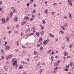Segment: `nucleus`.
I'll list each match as a JSON object with an SVG mask.
<instances>
[{
    "instance_id": "23",
    "label": "nucleus",
    "mask_w": 74,
    "mask_h": 74,
    "mask_svg": "<svg viewBox=\"0 0 74 74\" xmlns=\"http://www.w3.org/2000/svg\"><path fill=\"white\" fill-rule=\"evenodd\" d=\"M18 18H16L15 19V21L16 22H17V21H18Z\"/></svg>"
},
{
    "instance_id": "58",
    "label": "nucleus",
    "mask_w": 74,
    "mask_h": 74,
    "mask_svg": "<svg viewBox=\"0 0 74 74\" xmlns=\"http://www.w3.org/2000/svg\"><path fill=\"white\" fill-rule=\"evenodd\" d=\"M24 23H26V21H25L24 22Z\"/></svg>"
},
{
    "instance_id": "34",
    "label": "nucleus",
    "mask_w": 74,
    "mask_h": 74,
    "mask_svg": "<svg viewBox=\"0 0 74 74\" xmlns=\"http://www.w3.org/2000/svg\"><path fill=\"white\" fill-rule=\"evenodd\" d=\"M41 29H44V27L42 26H41Z\"/></svg>"
},
{
    "instance_id": "63",
    "label": "nucleus",
    "mask_w": 74,
    "mask_h": 74,
    "mask_svg": "<svg viewBox=\"0 0 74 74\" xmlns=\"http://www.w3.org/2000/svg\"><path fill=\"white\" fill-rule=\"evenodd\" d=\"M2 58L3 59H4V56H2Z\"/></svg>"
},
{
    "instance_id": "51",
    "label": "nucleus",
    "mask_w": 74,
    "mask_h": 74,
    "mask_svg": "<svg viewBox=\"0 0 74 74\" xmlns=\"http://www.w3.org/2000/svg\"><path fill=\"white\" fill-rule=\"evenodd\" d=\"M27 60L28 61V62H29V59L28 58H27Z\"/></svg>"
},
{
    "instance_id": "5",
    "label": "nucleus",
    "mask_w": 74,
    "mask_h": 74,
    "mask_svg": "<svg viewBox=\"0 0 74 74\" xmlns=\"http://www.w3.org/2000/svg\"><path fill=\"white\" fill-rule=\"evenodd\" d=\"M64 55H65V56H67V55H68L67 53L66 52H65L64 53Z\"/></svg>"
},
{
    "instance_id": "19",
    "label": "nucleus",
    "mask_w": 74,
    "mask_h": 74,
    "mask_svg": "<svg viewBox=\"0 0 74 74\" xmlns=\"http://www.w3.org/2000/svg\"><path fill=\"white\" fill-rule=\"evenodd\" d=\"M36 35L37 36H39V33H38V32H37L36 33Z\"/></svg>"
},
{
    "instance_id": "20",
    "label": "nucleus",
    "mask_w": 74,
    "mask_h": 74,
    "mask_svg": "<svg viewBox=\"0 0 74 74\" xmlns=\"http://www.w3.org/2000/svg\"><path fill=\"white\" fill-rule=\"evenodd\" d=\"M60 32H61V34H64V32L63 31H60Z\"/></svg>"
},
{
    "instance_id": "62",
    "label": "nucleus",
    "mask_w": 74,
    "mask_h": 74,
    "mask_svg": "<svg viewBox=\"0 0 74 74\" xmlns=\"http://www.w3.org/2000/svg\"><path fill=\"white\" fill-rule=\"evenodd\" d=\"M58 41V38H57L56 39V41L57 42V41Z\"/></svg>"
},
{
    "instance_id": "49",
    "label": "nucleus",
    "mask_w": 74,
    "mask_h": 74,
    "mask_svg": "<svg viewBox=\"0 0 74 74\" xmlns=\"http://www.w3.org/2000/svg\"><path fill=\"white\" fill-rule=\"evenodd\" d=\"M15 11H16L15 9H14L13 10V12L15 13Z\"/></svg>"
},
{
    "instance_id": "16",
    "label": "nucleus",
    "mask_w": 74,
    "mask_h": 74,
    "mask_svg": "<svg viewBox=\"0 0 74 74\" xmlns=\"http://www.w3.org/2000/svg\"><path fill=\"white\" fill-rule=\"evenodd\" d=\"M61 28H62V30H65V29H64V26L62 27H61Z\"/></svg>"
},
{
    "instance_id": "8",
    "label": "nucleus",
    "mask_w": 74,
    "mask_h": 74,
    "mask_svg": "<svg viewBox=\"0 0 74 74\" xmlns=\"http://www.w3.org/2000/svg\"><path fill=\"white\" fill-rule=\"evenodd\" d=\"M66 39L67 41H69V37L67 36L66 37Z\"/></svg>"
},
{
    "instance_id": "61",
    "label": "nucleus",
    "mask_w": 74,
    "mask_h": 74,
    "mask_svg": "<svg viewBox=\"0 0 74 74\" xmlns=\"http://www.w3.org/2000/svg\"><path fill=\"white\" fill-rule=\"evenodd\" d=\"M23 48H26V47H25V46H23Z\"/></svg>"
},
{
    "instance_id": "36",
    "label": "nucleus",
    "mask_w": 74,
    "mask_h": 74,
    "mask_svg": "<svg viewBox=\"0 0 74 74\" xmlns=\"http://www.w3.org/2000/svg\"><path fill=\"white\" fill-rule=\"evenodd\" d=\"M64 71H68V69H67L65 68V69H64Z\"/></svg>"
},
{
    "instance_id": "4",
    "label": "nucleus",
    "mask_w": 74,
    "mask_h": 74,
    "mask_svg": "<svg viewBox=\"0 0 74 74\" xmlns=\"http://www.w3.org/2000/svg\"><path fill=\"white\" fill-rule=\"evenodd\" d=\"M2 22L3 23H4L5 22V19L4 18H2Z\"/></svg>"
},
{
    "instance_id": "14",
    "label": "nucleus",
    "mask_w": 74,
    "mask_h": 74,
    "mask_svg": "<svg viewBox=\"0 0 74 74\" xmlns=\"http://www.w3.org/2000/svg\"><path fill=\"white\" fill-rule=\"evenodd\" d=\"M9 20V18H8V17H7V19H6V21L7 22H8V20Z\"/></svg>"
},
{
    "instance_id": "57",
    "label": "nucleus",
    "mask_w": 74,
    "mask_h": 74,
    "mask_svg": "<svg viewBox=\"0 0 74 74\" xmlns=\"http://www.w3.org/2000/svg\"><path fill=\"white\" fill-rule=\"evenodd\" d=\"M40 72H42V69H41L40 71Z\"/></svg>"
},
{
    "instance_id": "30",
    "label": "nucleus",
    "mask_w": 74,
    "mask_h": 74,
    "mask_svg": "<svg viewBox=\"0 0 74 74\" xmlns=\"http://www.w3.org/2000/svg\"><path fill=\"white\" fill-rule=\"evenodd\" d=\"M31 35H33V34L32 33H31L30 34H29V36H30Z\"/></svg>"
},
{
    "instance_id": "42",
    "label": "nucleus",
    "mask_w": 74,
    "mask_h": 74,
    "mask_svg": "<svg viewBox=\"0 0 74 74\" xmlns=\"http://www.w3.org/2000/svg\"><path fill=\"white\" fill-rule=\"evenodd\" d=\"M50 51H51V50H49L48 52V53H49V52H50Z\"/></svg>"
},
{
    "instance_id": "6",
    "label": "nucleus",
    "mask_w": 74,
    "mask_h": 74,
    "mask_svg": "<svg viewBox=\"0 0 74 74\" xmlns=\"http://www.w3.org/2000/svg\"><path fill=\"white\" fill-rule=\"evenodd\" d=\"M24 19H26V20H29V18L26 16L24 17Z\"/></svg>"
},
{
    "instance_id": "52",
    "label": "nucleus",
    "mask_w": 74,
    "mask_h": 74,
    "mask_svg": "<svg viewBox=\"0 0 74 74\" xmlns=\"http://www.w3.org/2000/svg\"><path fill=\"white\" fill-rule=\"evenodd\" d=\"M22 35H23V33L22 32L21 33V36H22Z\"/></svg>"
},
{
    "instance_id": "24",
    "label": "nucleus",
    "mask_w": 74,
    "mask_h": 74,
    "mask_svg": "<svg viewBox=\"0 0 74 74\" xmlns=\"http://www.w3.org/2000/svg\"><path fill=\"white\" fill-rule=\"evenodd\" d=\"M59 66V65H58V64L57 63H56L54 64V66Z\"/></svg>"
},
{
    "instance_id": "46",
    "label": "nucleus",
    "mask_w": 74,
    "mask_h": 74,
    "mask_svg": "<svg viewBox=\"0 0 74 74\" xmlns=\"http://www.w3.org/2000/svg\"><path fill=\"white\" fill-rule=\"evenodd\" d=\"M46 41L47 42H49V39H47L46 40Z\"/></svg>"
},
{
    "instance_id": "31",
    "label": "nucleus",
    "mask_w": 74,
    "mask_h": 74,
    "mask_svg": "<svg viewBox=\"0 0 74 74\" xmlns=\"http://www.w3.org/2000/svg\"><path fill=\"white\" fill-rule=\"evenodd\" d=\"M5 69L6 70H7V66H5L4 67Z\"/></svg>"
},
{
    "instance_id": "64",
    "label": "nucleus",
    "mask_w": 74,
    "mask_h": 74,
    "mask_svg": "<svg viewBox=\"0 0 74 74\" xmlns=\"http://www.w3.org/2000/svg\"><path fill=\"white\" fill-rule=\"evenodd\" d=\"M68 74H71V72H69V73H68Z\"/></svg>"
},
{
    "instance_id": "21",
    "label": "nucleus",
    "mask_w": 74,
    "mask_h": 74,
    "mask_svg": "<svg viewBox=\"0 0 74 74\" xmlns=\"http://www.w3.org/2000/svg\"><path fill=\"white\" fill-rule=\"evenodd\" d=\"M43 23H46V22H45V20H44L42 21Z\"/></svg>"
},
{
    "instance_id": "12",
    "label": "nucleus",
    "mask_w": 74,
    "mask_h": 74,
    "mask_svg": "<svg viewBox=\"0 0 74 74\" xmlns=\"http://www.w3.org/2000/svg\"><path fill=\"white\" fill-rule=\"evenodd\" d=\"M69 16L70 17V18H71V13H69Z\"/></svg>"
},
{
    "instance_id": "53",
    "label": "nucleus",
    "mask_w": 74,
    "mask_h": 74,
    "mask_svg": "<svg viewBox=\"0 0 74 74\" xmlns=\"http://www.w3.org/2000/svg\"><path fill=\"white\" fill-rule=\"evenodd\" d=\"M23 64H25V62H24V61H23Z\"/></svg>"
},
{
    "instance_id": "25",
    "label": "nucleus",
    "mask_w": 74,
    "mask_h": 74,
    "mask_svg": "<svg viewBox=\"0 0 74 74\" xmlns=\"http://www.w3.org/2000/svg\"><path fill=\"white\" fill-rule=\"evenodd\" d=\"M70 64L71 65L70 66H72V65H73V62H71V63H70Z\"/></svg>"
},
{
    "instance_id": "10",
    "label": "nucleus",
    "mask_w": 74,
    "mask_h": 74,
    "mask_svg": "<svg viewBox=\"0 0 74 74\" xmlns=\"http://www.w3.org/2000/svg\"><path fill=\"white\" fill-rule=\"evenodd\" d=\"M43 43H44V45H46L47 43L46 42V40H45L43 42Z\"/></svg>"
},
{
    "instance_id": "43",
    "label": "nucleus",
    "mask_w": 74,
    "mask_h": 74,
    "mask_svg": "<svg viewBox=\"0 0 74 74\" xmlns=\"http://www.w3.org/2000/svg\"><path fill=\"white\" fill-rule=\"evenodd\" d=\"M27 7H29V3H28L27 4Z\"/></svg>"
},
{
    "instance_id": "41",
    "label": "nucleus",
    "mask_w": 74,
    "mask_h": 74,
    "mask_svg": "<svg viewBox=\"0 0 74 74\" xmlns=\"http://www.w3.org/2000/svg\"><path fill=\"white\" fill-rule=\"evenodd\" d=\"M3 49H1V52H2V53H3Z\"/></svg>"
},
{
    "instance_id": "3",
    "label": "nucleus",
    "mask_w": 74,
    "mask_h": 74,
    "mask_svg": "<svg viewBox=\"0 0 74 74\" xmlns=\"http://www.w3.org/2000/svg\"><path fill=\"white\" fill-rule=\"evenodd\" d=\"M50 34V37H52V38H53V37H54V35H52V34H51V33H50L49 34Z\"/></svg>"
},
{
    "instance_id": "48",
    "label": "nucleus",
    "mask_w": 74,
    "mask_h": 74,
    "mask_svg": "<svg viewBox=\"0 0 74 74\" xmlns=\"http://www.w3.org/2000/svg\"><path fill=\"white\" fill-rule=\"evenodd\" d=\"M2 4V1H0V5Z\"/></svg>"
},
{
    "instance_id": "38",
    "label": "nucleus",
    "mask_w": 74,
    "mask_h": 74,
    "mask_svg": "<svg viewBox=\"0 0 74 74\" xmlns=\"http://www.w3.org/2000/svg\"><path fill=\"white\" fill-rule=\"evenodd\" d=\"M40 46V44H38L37 45V47H38Z\"/></svg>"
},
{
    "instance_id": "7",
    "label": "nucleus",
    "mask_w": 74,
    "mask_h": 74,
    "mask_svg": "<svg viewBox=\"0 0 74 74\" xmlns=\"http://www.w3.org/2000/svg\"><path fill=\"white\" fill-rule=\"evenodd\" d=\"M42 40V37H40L39 39V41L40 42V41H41Z\"/></svg>"
},
{
    "instance_id": "1",
    "label": "nucleus",
    "mask_w": 74,
    "mask_h": 74,
    "mask_svg": "<svg viewBox=\"0 0 74 74\" xmlns=\"http://www.w3.org/2000/svg\"><path fill=\"white\" fill-rule=\"evenodd\" d=\"M13 66H16L17 63V61H16V58H14L12 60Z\"/></svg>"
},
{
    "instance_id": "28",
    "label": "nucleus",
    "mask_w": 74,
    "mask_h": 74,
    "mask_svg": "<svg viewBox=\"0 0 74 74\" xmlns=\"http://www.w3.org/2000/svg\"><path fill=\"white\" fill-rule=\"evenodd\" d=\"M33 20H34V19L33 18H30V21H33Z\"/></svg>"
},
{
    "instance_id": "15",
    "label": "nucleus",
    "mask_w": 74,
    "mask_h": 74,
    "mask_svg": "<svg viewBox=\"0 0 74 74\" xmlns=\"http://www.w3.org/2000/svg\"><path fill=\"white\" fill-rule=\"evenodd\" d=\"M10 46H8V47L6 48V49H7V50H8V49H10Z\"/></svg>"
},
{
    "instance_id": "18",
    "label": "nucleus",
    "mask_w": 74,
    "mask_h": 74,
    "mask_svg": "<svg viewBox=\"0 0 74 74\" xmlns=\"http://www.w3.org/2000/svg\"><path fill=\"white\" fill-rule=\"evenodd\" d=\"M36 10H34L33 11V14H34V13H36Z\"/></svg>"
},
{
    "instance_id": "37",
    "label": "nucleus",
    "mask_w": 74,
    "mask_h": 74,
    "mask_svg": "<svg viewBox=\"0 0 74 74\" xmlns=\"http://www.w3.org/2000/svg\"><path fill=\"white\" fill-rule=\"evenodd\" d=\"M54 14H55V12H52L51 13V14L52 15H53Z\"/></svg>"
},
{
    "instance_id": "17",
    "label": "nucleus",
    "mask_w": 74,
    "mask_h": 74,
    "mask_svg": "<svg viewBox=\"0 0 74 74\" xmlns=\"http://www.w3.org/2000/svg\"><path fill=\"white\" fill-rule=\"evenodd\" d=\"M43 33H44V31H42V32H40V34L41 35H43Z\"/></svg>"
},
{
    "instance_id": "13",
    "label": "nucleus",
    "mask_w": 74,
    "mask_h": 74,
    "mask_svg": "<svg viewBox=\"0 0 74 74\" xmlns=\"http://www.w3.org/2000/svg\"><path fill=\"white\" fill-rule=\"evenodd\" d=\"M68 4H69L71 6L72 5V3L68 2Z\"/></svg>"
},
{
    "instance_id": "29",
    "label": "nucleus",
    "mask_w": 74,
    "mask_h": 74,
    "mask_svg": "<svg viewBox=\"0 0 74 74\" xmlns=\"http://www.w3.org/2000/svg\"><path fill=\"white\" fill-rule=\"evenodd\" d=\"M70 48H72L73 47V44H71L69 46Z\"/></svg>"
},
{
    "instance_id": "2",
    "label": "nucleus",
    "mask_w": 74,
    "mask_h": 74,
    "mask_svg": "<svg viewBox=\"0 0 74 74\" xmlns=\"http://www.w3.org/2000/svg\"><path fill=\"white\" fill-rule=\"evenodd\" d=\"M11 55H9V56H8V57H7L6 58L7 59H10V58H11Z\"/></svg>"
},
{
    "instance_id": "50",
    "label": "nucleus",
    "mask_w": 74,
    "mask_h": 74,
    "mask_svg": "<svg viewBox=\"0 0 74 74\" xmlns=\"http://www.w3.org/2000/svg\"><path fill=\"white\" fill-rule=\"evenodd\" d=\"M11 33V31H10L9 32V34H10Z\"/></svg>"
},
{
    "instance_id": "60",
    "label": "nucleus",
    "mask_w": 74,
    "mask_h": 74,
    "mask_svg": "<svg viewBox=\"0 0 74 74\" xmlns=\"http://www.w3.org/2000/svg\"><path fill=\"white\" fill-rule=\"evenodd\" d=\"M67 58H70V56H68Z\"/></svg>"
},
{
    "instance_id": "11",
    "label": "nucleus",
    "mask_w": 74,
    "mask_h": 74,
    "mask_svg": "<svg viewBox=\"0 0 74 74\" xmlns=\"http://www.w3.org/2000/svg\"><path fill=\"white\" fill-rule=\"evenodd\" d=\"M30 30V28L28 29L27 30H26L25 31L26 32H29Z\"/></svg>"
},
{
    "instance_id": "44",
    "label": "nucleus",
    "mask_w": 74,
    "mask_h": 74,
    "mask_svg": "<svg viewBox=\"0 0 74 74\" xmlns=\"http://www.w3.org/2000/svg\"><path fill=\"white\" fill-rule=\"evenodd\" d=\"M66 67L67 68H69V67H70V66H66Z\"/></svg>"
},
{
    "instance_id": "47",
    "label": "nucleus",
    "mask_w": 74,
    "mask_h": 74,
    "mask_svg": "<svg viewBox=\"0 0 74 74\" xmlns=\"http://www.w3.org/2000/svg\"><path fill=\"white\" fill-rule=\"evenodd\" d=\"M24 24H25V23H24V22L22 23V25H24Z\"/></svg>"
},
{
    "instance_id": "45",
    "label": "nucleus",
    "mask_w": 74,
    "mask_h": 74,
    "mask_svg": "<svg viewBox=\"0 0 74 74\" xmlns=\"http://www.w3.org/2000/svg\"><path fill=\"white\" fill-rule=\"evenodd\" d=\"M19 27V25H18L16 26V28H18V27Z\"/></svg>"
},
{
    "instance_id": "39",
    "label": "nucleus",
    "mask_w": 74,
    "mask_h": 74,
    "mask_svg": "<svg viewBox=\"0 0 74 74\" xmlns=\"http://www.w3.org/2000/svg\"><path fill=\"white\" fill-rule=\"evenodd\" d=\"M58 69V67H57L55 68V70H57Z\"/></svg>"
},
{
    "instance_id": "9",
    "label": "nucleus",
    "mask_w": 74,
    "mask_h": 74,
    "mask_svg": "<svg viewBox=\"0 0 74 74\" xmlns=\"http://www.w3.org/2000/svg\"><path fill=\"white\" fill-rule=\"evenodd\" d=\"M22 68H23V66H22V65H21L19 67V69H22Z\"/></svg>"
},
{
    "instance_id": "33",
    "label": "nucleus",
    "mask_w": 74,
    "mask_h": 74,
    "mask_svg": "<svg viewBox=\"0 0 74 74\" xmlns=\"http://www.w3.org/2000/svg\"><path fill=\"white\" fill-rule=\"evenodd\" d=\"M57 63L58 64L60 63V60L57 61Z\"/></svg>"
},
{
    "instance_id": "55",
    "label": "nucleus",
    "mask_w": 74,
    "mask_h": 74,
    "mask_svg": "<svg viewBox=\"0 0 74 74\" xmlns=\"http://www.w3.org/2000/svg\"><path fill=\"white\" fill-rule=\"evenodd\" d=\"M32 17H33V18H34V17H35V16H34V15H32Z\"/></svg>"
},
{
    "instance_id": "26",
    "label": "nucleus",
    "mask_w": 74,
    "mask_h": 74,
    "mask_svg": "<svg viewBox=\"0 0 74 74\" xmlns=\"http://www.w3.org/2000/svg\"><path fill=\"white\" fill-rule=\"evenodd\" d=\"M10 14L11 15H10V16H12V15H13V12H11L10 13Z\"/></svg>"
},
{
    "instance_id": "27",
    "label": "nucleus",
    "mask_w": 74,
    "mask_h": 74,
    "mask_svg": "<svg viewBox=\"0 0 74 74\" xmlns=\"http://www.w3.org/2000/svg\"><path fill=\"white\" fill-rule=\"evenodd\" d=\"M40 51H42V49H43V47H41L40 48Z\"/></svg>"
},
{
    "instance_id": "40",
    "label": "nucleus",
    "mask_w": 74,
    "mask_h": 74,
    "mask_svg": "<svg viewBox=\"0 0 74 74\" xmlns=\"http://www.w3.org/2000/svg\"><path fill=\"white\" fill-rule=\"evenodd\" d=\"M56 4H57V3H55L53 4V5L55 6V5H56Z\"/></svg>"
},
{
    "instance_id": "22",
    "label": "nucleus",
    "mask_w": 74,
    "mask_h": 74,
    "mask_svg": "<svg viewBox=\"0 0 74 74\" xmlns=\"http://www.w3.org/2000/svg\"><path fill=\"white\" fill-rule=\"evenodd\" d=\"M45 12L46 14H47L48 12V10L47 9H46L45 11Z\"/></svg>"
},
{
    "instance_id": "35",
    "label": "nucleus",
    "mask_w": 74,
    "mask_h": 74,
    "mask_svg": "<svg viewBox=\"0 0 74 74\" xmlns=\"http://www.w3.org/2000/svg\"><path fill=\"white\" fill-rule=\"evenodd\" d=\"M68 2L69 3H72V1H70V0H68Z\"/></svg>"
},
{
    "instance_id": "54",
    "label": "nucleus",
    "mask_w": 74,
    "mask_h": 74,
    "mask_svg": "<svg viewBox=\"0 0 74 74\" xmlns=\"http://www.w3.org/2000/svg\"><path fill=\"white\" fill-rule=\"evenodd\" d=\"M34 7H36V6H37V5H36V4H34Z\"/></svg>"
},
{
    "instance_id": "32",
    "label": "nucleus",
    "mask_w": 74,
    "mask_h": 74,
    "mask_svg": "<svg viewBox=\"0 0 74 74\" xmlns=\"http://www.w3.org/2000/svg\"><path fill=\"white\" fill-rule=\"evenodd\" d=\"M4 42H5V44H4V45H7V42L6 41H5Z\"/></svg>"
},
{
    "instance_id": "56",
    "label": "nucleus",
    "mask_w": 74,
    "mask_h": 74,
    "mask_svg": "<svg viewBox=\"0 0 74 74\" xmlns=\"http://www.w3.org/2000/svg\"><path fill=\"white\" fill-rule=\"evenodd\" d=\"M16 51H17V52H19V50L18 49H16Z\"/></svg>"
},
{
    "instance_id": "59",
    "label": "nucleus",
    "mask_w": 74,
    "mask_h": 74,
    "mask_svg": "<svg viewBox=\"0 0 74 74\" xmlns=\"http://www.w3.org/2000/svg\"><path fill=\"white\" fill-rule=\"evenodd\" d=\"M35 30H36V29H35L33 28V31H34V32H35Z\"/></svg>"
}]
</instances>
